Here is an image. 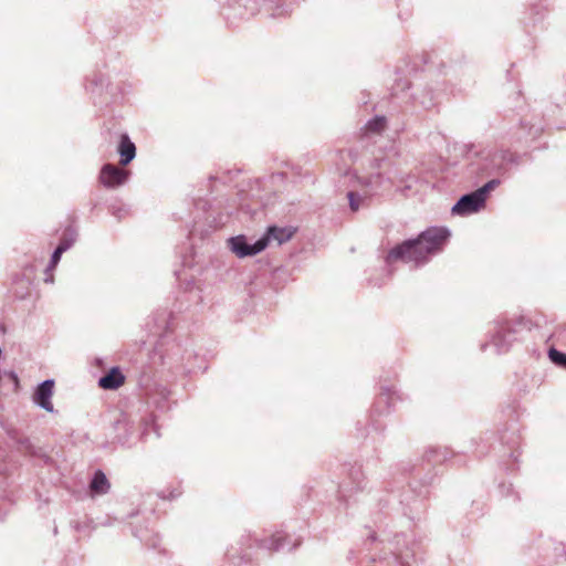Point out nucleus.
<instances>
[{"label":"nucleus","instance_id":"nucleus-4","mask_svg":"<svg viewBox=\"0 0 566 566\" xmlns=\"http://www.w3.org/2000/svg\"><path fill=\"white\" fill-rule=\"evenodd\" d=\"M128 178V171L117 166L107 164L103 167L99 180L108 188H114L123 185Z\"/></svg>","mask_w":566,"mask_h":566},{"label":"nucleus","instance_id":"nucleus-2","mask_svg":"<svg viewBox=\"0 0 566 566\" xmlns=\"http://www.w3.org/2000/svg\"><path fill=\"white\" fill-rule=\"evenodd\" d=\"M499 184V180H490L478 190L461 197L460 200L453 206L452 213L465 216L479 211L484 207L489 192L494 190Z\"/></svg>","mask_w":566,"mask_h":566},{"label":"nucleus","instance_id":"nucleus-8","mask_svg":"<svg viewBox=\"0 0 566 566\" xmlns=\"http://www.w3.org/2000/svg\"><path fill=\"white\" fill-rule=\"evenodd\" d=\"M111 484L106 475L102 471H97L90 484V490L94 494H105L108 492Z\"/></svg>","mask_w":566,"mask_h":566},{"label":"nucleus","instance_id":"nucleus-5","mask_svg":"<svg viewBox=\"0 0 566 566\" xmlns=\"http://www.w3.org/2000/svg\"><path fill=\"white\" fill-rule=\"evenodd\" d=\"M54 381L45 380L36 389L34 394V401L46 411H53V403L51 398L53 396Z\"/></svg>","mask_w":566,"mask_h":566},{"label":"nucleus","instance_id":"nucleus-15","mask_svg":"<svg viewBox=\"0 0 566 566\" xmlns=\"http://www.w3.org/2000/svg\"><path fill=\"white\" fill-rule=\"evenodd\" d=\"M120 142L126 143V142H130V140L127 135H123Z\"/></svg>","mask_w":566,"mask_h":566},{"label":"nucleus","instance_id":"nucleus-6","mask_svg":"<svg viewBox=\"0 0 566 566\" xmlns=\"http://www.w3.org/2000/svg\"><path fill=\"white\" fill-rule=\"evenodd\" d=\"M125 376L118 367L112 368L98 380V386L105 390H116L125 384Z\"/></svg>","mask_w":566,"mask_h":566},{"label":"nucleus","instance_id":"nucleus-14","mask_svg":"<svg viewBox=\"0 0 566 566\" xmlns=\"http://www.w3.org/2000/svg\"><path fill=\"white\" fill-rule=\"evenodd\" d=\"M72 241L64 238L59 245H65V251L71 247Z\"/></svg>","mask_w":566,"mask_h":566},{"label":"nucleus","instance_id":"nucleus-11","mask_svg":"<svg viewBox=\"0 0 566 566\" xmlns=\"http://www.w3.org/2000/svg\"><path fill=\"white\" fill-rule=\"evenodd\" d=\"M548 356L554 364L566 368V354H563L557 349L552 348L548 352Z\"/></svg>","mask_w":566,"mask_h":566},{"label":"nucleus","instance_id":"nucleus-12","mask_svg":"<svg viewBox=\"0 0 566 566\" xmlns=\"http://www.w3.org/2000/svg\"><path fill=\"white\" fill-rule=\"evenodd\" d=\"M349 206L353 211H357L360 205V198H358L354 192L348 193Z\"/></svg>","mask_w":566,"mask_h":566},{"label":"nucleus","instance_id":"nucleus-9","mask_svg":"<svg viewBox=\"0 0 566 566\" xmlns=\"http://www.w3.org/2000/svg\"><path fill=\"white\" fill-rule=\"evenodd\" d=\"M120 164L127 165L136 154L135 144H119Z\"/></svg>","mask_w":566,"mask_h":566},{"label":"nucleus","instance_id":"nucleus-13","mask_svg":"<svg viewBox=\"0 0 566 566\" xmlns=\"http://www.w3.org/2000/svg\"><path fill=\"white\" fill-rule=\"evenodd\" d=\"M63 252H65V245H57V248L55 249V251L52 255V260H51L52 266H55L57 264Z\"/></svg>","mask_w":566,"mask_h":566},{"label":"nucleus","instance_id":"nucleus-3","mask_svg":"<svg viewBox=\"0 0 566 566\" xmlns=\"http://www.w3.org/2000/svg\"><path fill=\"white\" fill-rule=\"evenodd\" d=\"M231 251L239 258L252 256L268 247V239H260L254 244H249L243 235L229 240Z\"/></svg>","mask_w":566,"mask_h":566},{"label":"nucleus","instance_id":"nucleus-10","mask_svg":"<svg viewBox=\"0 0 566 566\" xmlns=\"http://www.w3.org/2000/svg\"><path fill=\"white\" fill-rule=\"evenodd\" d=\"M386 127V118L384 116H377L369 120L366 125V132L378 134Z\"/></svg>","mask_w":566,"mask_h":566},{"label":"nucleus","instance_id":"nucleus-16","mask_svg":"<svg viewBox=\"0 0 566 566\" xmlns=\"http://www.w3.org/2000/svg\"><path fill=\"white\" fill-rule=\"evenodd\" d=\"M275 541V545L272 547L273 549L277 548V546L280 545V538H276L274 539Z\"/></svg>","mask_w":566,"mask_h":566},{"label":"nucleus","instance_id":"nucleus-7","mask_svg":"<svg viewBox=\"0 0 566 566\" xmlns=\"http://www.w3.org/2000/svg\"><path fill=\"white\" fill-rule=\"evenodd\" d=\"M295 233V230L291 227H270L266 231V234L262 239H268V243L270 240L276 241L279 244H282L289 241Z\"/></svg>","mask_w":566,"mask_h":566},{"label":"nucleus","instance_id":"nucleus-1","mask_svg":"<svg viewBox=\"0 0 566 566\" xmlns=\"http://www.w3.org/2000/svg\"><path fill=\"white\" fill-rule=\"evenodd\" d=\"M450 233L446 228H429L416 240H408L389 251L388 262H424L429 254L436 253L446 244Z\"/></svg>","mask_w":566,"mask_h":566}]
</instances>
